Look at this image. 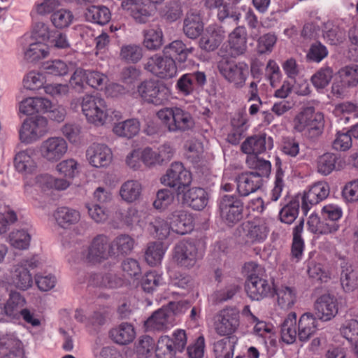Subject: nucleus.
I'll use <instances>...</instances> for the list:
<instances>
[{
  "label": "nucleus",
  "instance_id": "obj_1",
  "mask_svg": "<svg viewBox=\"0 0 358 358\" xmlns=\"http://www.w3.org/2000/svg\"><path fill=\"white\" fill-rule=\"evenodd\" d=\"M190 308L187 301H171L155 310L145 322L146 331H164L176 324V316Z\"/></svg>",
  "mask_w": 358,
  "mask_h": 358
},
{
  "label": "nucleus",
  "instance_id": "obj_2",
  "mask_svg": "<svg viewBox=\"0 0 358 358\" xmlns=\"http://www.w3.org/2000/svg\"><path fill=\"white\" fill-rule=\"evenodd\" d=\"M157 115L169 132H185L195 124L191 113L180 107L164 108Z\"/></svg>",
  "mask_w": 358,
  "mask_h": 358
},
{
  "label": "nucleus",
  "instance_id": "obj_3",
  "mask_svg": "<svg viewBox=\"0 0 358 358\" xmlns=\"http://www.w3.org/2000/svg\"><path fill=\"white\" fill-rule=\"evenodd\" d=\"M83 113L87 121L96 126L103 125L113 121L105 100L99 96L85 94L81 101Z\"/></svg>",
  "mask_w": 358,
  "mask_h": 358
},
{
  "label": "nucleus",
  "instance_id": "obj_4",
  "mask_svg": "<svg viewBox=\"0 0 358 358\" xmlns=\"http://www.w3.org/2000/svg\"><path fill=\"white\" fill-rule=\"evenodd\" d=\"M220 75L236 89H241L245 84L248 74V65L244 62H236L228 57H223L217 62Z\"/></svg>",
  "mask_w": 358,
  "mask_h": 358
},
{
  "label": "nucleus",
  "instance_id": "obj_5",
  "mask_svg": "<svg viewBox=\"0 0 358 358\" xmlns=\"http://www.w3.org/2000/svg\"><path fill=\"white\" fill-rule=\"evenodd\" d=\"M187 344L185 330L177 329L171 336H162L156 345L157 358H174L178 352H182Z\"/></svg>",
  "mask_w": 358,
  "mask_h": 358
},
{
  "label": "nucleus",
  "instance_id": "obj_6",
  "mask_svg": "<svg viewBox=\"0 0 358 358\" xmlns=\"http://www.w3.org/2000/svg\"><path fill=\"white\" fill-rule=\"evenodd\" d=\"M220 215L228 226H234L243 218V202L236 195L225 194L218 203Z\"/></svg>",
  "mask_w": 358,
  "mask_h": 358
},
{
  "label": "nucleus",
  "instance_id": "obj_7",
  "mask_svg": "<svg viewBox=\"0 0 358 358\" xmlns=\"http://www.w3.org/2000/svg\"><path fill=\"white\" fill-rule=\"evenodd\" d=\"M137 93L145 102L155 106L163 105L169 100L168 88L155 80L141 82L137 87Z\"/></svg>",
  "mask_w": 358,
  "mask_h": 358
},
{
  "label": "nucleus",
  "instance_id": "obj_8",
  "mask_svg": "<svg viewBox=\"0 0 358 358\" xmlns=\"http://www.w3.org/2000/svg\"><path fill=\"white\" fill-rule=\"evenodd\" d=\"M48 131V120L41 115L26 118L19 131L21 142L27 144L37 141Z\"/></svg>",
  "mask_w": 358,
  "mask_h": 358
},
{
  "label": "nucleus",
  "instance_id": "obj_9",
  "mask_svg": "<svg viewBox=\"0 0 358 358\" xmlns=\"http://www.w3.org/2000/svg\"><path fill=\"white\" fill-rule=\"evenodd\" d=\"M240 313L235 308H227L219 311L214 317L215 332L221 336L229 337L238 329Z\"/></svg>",
  "mask_w": 358,
  "mask_h": 358
},
{
  "label": "nucleus",
  "instance_id": "obj_10",
  "mask_svg": "<svg viewBox=\"0 0 358 358\" xmlns=\"http://www.w3.org/2000/svg\"><path fill=\"white\" fill-rule=\"evenodd\" d=\"M143 65L146 71L162 79L171 78L177 73L175 60L166 55L155 54L148 58Z\"/></svg>",
  "mask_w": 358,
  "mask_h": 358
},
{
  "label": "nucleus",
  "instance_id": "obj_11",
  "mask_svg": "<svg viewBox=\"0 0 358 358\" xmlns=\"http://www.w3.org/2000/svg\"><path fill=\"white\" fill-rule=\"evenodd\" d=\"M191 181L190 172L186 170L180 162L172 163L166 175L161 178L162 183L176 188L178 195L184 192L190 185Z\"/></svg>",
  "mask_w": 358,
  "mask_h": 358
},
{
  "label": "nucleus",
  "instance_id": "obj_12",
  "mask_svg": "<svg viewBox=\"0 0 358 358\" xmlns=\"http://www.w3.org/2000/svg\"><path fill=\"white\" fill-rule=\"evenodd\" d=\"M40 262L36 257L22 259L15 268L12 280L18 289L25 291L33 285V278L29 270L37 268Z\"/></svg>",
  "mask_w": 358,
  "mask_h": 358
},
{
  "label": "nucleus",
  "instance_id": "obj_13",
  "mask_svg": "<svg viewBox=\"0 0 358 358\" xmlns=\"http://www.w3.org/2000/svg\"><path fill=\"white\" fill-rule=\"evenodd\" d=\"M241 236L246 244L264 242L269 232L266 222L262 218H255L241 225Z\"/></svg>",
  "mask_w": 358,
  "mask_h": 358
},
{
  "label": "nucleus",
  "instance_id": "obj_14",
  "mask_svg": "<svg viewBox=\"0 0 358 358\" xmlns=\"http://www.w3.org/2000/svg\"><path fill=\"white\" fill-rule=\"evenodd\" d=\"M201 257L202 255L193 242L184 240L174 247L173 258L177 264L181 267L192 268Z\"/></svg>",
  "mask_w": 358,
  "mask_h": 358
},
{
  "label": "nucleus",
  "instance_id": "obj_15",
  "mask_svg": "<svg viewBox=\"0 0 358 358\" xmlns=\"http://www.w3.org/2000/svg\"><path fill=\"white\" fill-rule=\"evenodd\" d=\"M112 256H115V251L111 248L108 238L100 234L92 239L86 258L90 262L100 263Z\"/></svg>",
  "mask_w": 358,
  "mask_h": 358
},
{
  "label": "nucleus",
  "instance_id": "obj_16",
  "mask_svg": "<svg viewBox=\"0 0 358 358\" xmlns=\"http://www.w3.org/2000/svg\"><path fill=\"white\" fill-rule=\"evenodd\" d=\"M68 144L62 137H50L43 141L39 151L41 157L49 162H57L66 153Z\"/></svg>",
  "mask_w": 358,
  "mask_h": 358
},
{
  "label": "nucleus",
  "instance_id": "obj_17",
  "mask_svg": "<svg viewBox=\"0 0 358 358\" xmlns=\"http://www.w3.org/2000/svg\"><path fill=\"white\" fill-rule=\"evenodd\" d=\"M248 296L253 301H260L272 294L273 286L268 280L255 273L250 274L245 285Z\"/></svg>",
  "mask_w": 358,
  "mask_h": 358
},
{
  "label": "nucleus",
  "instance_id": "obj_18",
  "mask_svg": "<svg viewBox=\"0 0 358 358\" xmlns=\"http://www.w3.org/2000/svg\"><path fill=\"white\" fill-rule=\"evenodd\" d=\"M199 41V48L206 52L215 50L225 37L226 31L222 26L216 24L208 25Z\"/></svg>",
  "mask_w": 358,
  "mask_h": 358
},
{
  "label": "nucleus",
  "instance_id": "obj_19",
  "mask_svg": "<svg viewBox=\"0 0 358 358\" xmlns=\"http://www.w3.org/2000/svg\"><path fill=\"white\" fill-rule=\"evenodd\" d=\"M329 194V187L327 183L319 182L312 185L302 196L301 210L304 215H307L312 206L325 199Z\"/></svg>",
  "mask_w": 358,
  "mask_h": 358
},
{
  "label": "nucleus",
  "instance_id": "obj_20",
  "mask_svg": "<svg viewBox=\"0 0 358 358\" xmlns=\"http://www.w3.org/2000/svg\"><path fill=\"white\" fill-rule=\"evenodd\" d=\"M206 83V76L204 72L194 71L183 74L176 83L178 92L184 95L189 96L193 93L195 86L203 87Z\"/></svg>",
  "mask_w": 358,
  "mask_h": 358
},
{
  "label": "nucleus",
  "instance_id": "obj_21",
  "mask_svg": "<svg viewBox=\"0 0 358 358\" xmlns=\"http://www.w3.org/2000/svg\"><path fill=\"white\" fill-rule=\"evenodd\" d=\"M167 219L171 225L172 231L178 234H188L194 228L192 216L182 209L173 210L169 215Z\"/></svg>",
  "mask_w": 358,
  "mask_h": 358
},
{
  "label": "nucleus",
  "instance_id": "obj_22",
  "mask_svg": "<svg viewBox=\"0 0 358 358\" xmlns=\"http://www.w3.org/2000/svg\"><path fill=\"white\" fill-rule=\"evenodd\" d=\"M204 24L200 13L191 9L187 12L183 20L182 31L190 39H196L203 32Z\"/></svg>",
  "mask_w": 358,
  "mask_h": 358
},
{
  "label": "nucleus",
  "instance_id": "obj_23",
  "mask_svg": "<svg viewBox=\"0 0 358 358\" xmlns=\"http://www.w3.org/2000/svg\"><path fill=\"white\" fill-rule=\"evenodd\" d=\"M315 314L323 321H329L338 313L337 300L330 294H323L315 303Z\"/></svg>",
  "mask_w": 358,
  "mask_h": 358
},
{
  "label": "nucleus",
  "instance_id": "obj_24",
  "mask_svg": "<svg viewBox=\"0 0 358 358\" xmlns=\"http://www.w3.org/2000/svg\"><path fill=\"white\" fill-rule=\"evenodd\" d=\"M86 155L90 164L96 168L107 166L112 160V152L104 144H93L87 150Z\"/></svg>",
  "mask_w": 358,
  "mask_h": 358
},
{
  "label": "nucleus",
  "instance_id": "obj_25",
  "mask_svg": "<svg viewBox=\"0 0 358 358\" xmlns=\"http://www.w3.org/2000/svg\"><path fill=\"white\" fill-rule=\"evenodd\" d=\"M266 140V134H260L248 137L241 144V150L243 153L248 155H258L265 152L267 147L269 149L272 148V139L268 138V142Z\"/></svg>",
  "mask_w": 358,
  "mask_h": 358
},
{
  "label": "nucleus",
  "instance_id": "obj_26",
  "mask_svg": "<svg viewBox=\"0 0 358 358\" xmlns=\"http://www.w3.org/2000/svg\"><path fill=\"white\" fill-rule=\"evenodd\" d=\"M237 191L241 196H247L261 188L263 180L253 172H245L236 178Z\"/></svg>",
  "mask_w": 358,
  "mask_h": 358
},
{
  "label": "nucleus",
  "instance_id": "obj_27",
  "mask_svg": "<svg viewBox=\"0 0 358 358\" xmlns=\"http://www.w3.org/2000/svg\"><path fill=\"white\" fill-rule=\"evenodd\" d=\"M340 280L345 292H351L357 285L358 276L352 264L345 257H339Z\"/></svg>",
  "mask_w": 358,
  "mask_h": 358
},
{
  "label": "nucleus",
  "instance_id": "obj_28",
  "mask_svg": "<svg viewBox=\"0 0 358 358\" xmlns=\"http://www.w3.org/2000/svg\"><path fill=\"white\" fill-rule=\"evenodd\" d=\"M22 343L13 335L0 337V358H23Z\"/></svg>",
  "mask_w": 358,
  "mask_h": 358
},
{
  "label": "nucleus",
  "instance_id": "obj_29",
  "mask_svg": "<svg viewBox=\"0 0 358 358\" xmlns=\"http://www.w3.org/2000/svg\"><path fill=\"white\" fill-rule=\"evenodd\" d=\"M230 55L237 57L247 50V31L244 27H237L229 34L228 38Z\"/></svg>",
  "mask_w": 358,
  "mask_h": 358
},
{
  "label": "nucleus",
  "instance_id": "obj_30",
  "mask_svg": "<svg viewBox=\"0 0 358 358\" xmlns=\"http://www.w3.org/2000/svg\"><path fill=\"white\" fill-rule=\"evenodd\" d=\"M52 107V102L43 97H29L20 102V112L30 115L36 113H45Z\"/></svg>",
  "mask_w": 358,
  "mask_h": 358
},
{
  "label": "nucleus",
  "instance_id": "obj_31",
  "mask_svg": "<svg viewBox=\"0 0 358 358\" xmlns=\"http://www.w3.org/2000/svg\"><path fill=\"white\" fill-rule=\"evenodd\" d=\"M182 201L194 210H201L208 203L207 194L201 187H192L182 192Z\"/></svg>",
  "mask_w": 358,
  "mask_h": 358
},
{
  "label": "nucleus",
  "instance_id": "obj_32",
  "mask_svg": "<svg viewBox=\"0 0 358 358\" xmlns=\"http://www.w3.org/2000/svg\"><path fill=\"white\" fill-rule=\"evenodd\" d=\"M194 51V47H187L182 41L175 40L164 48L163 53L171 57L175 61L184 63L187 61L189 55Z\"/></svg>",
  "mask_w": 358,
  "mask_h": 358
},
{
  "label": "nucleus",
  "instance_id": "obj_33",
  "mask_svg": "<svg viewBox=\"0 0 358 358\" xmlns=\"http://www.w3.org/2000/svg\"><path fill=\"white\" fill-rule=\"evenodd\" d=\"M231 129L227 135V141L232 145H238L245 136L248 129L247 119L238 113L231 119Z\"/></svg>",
  "mask_w": 358,
  "mask_h": 358
},
{
  "label": "nucleus",
  "instance_id": "obj_34",
  "mask_svg": "<svg viewBox=\"0 0 358 358\" xmlns=\"http://www.w3.org/2000/svg\"><path fill=\"white\" fill-rule=\"evenodd\" d=\"M110 338L120 345H127L131 343L136 336L134 326L127 322H122L109 331Z\"/></svg>",
  "mask_w": 358,
  "mask_h": 358
},
{
  "label": "nucleus",
  "instance_id": "obj_35",
  "mask_svg": "<svg viewBox=\"0 0 358 358\" xmlns=\"http://www.w3.org/2000/svg\"><path fill=\"white\" fill-rule=\"evenodd\" d=\"M308 229L313 234L325 235L337 231L339 225L336 222L321 220L316 214H311L307 221Z\"/></svg>",
  "mask_w": 358,
  "mask_h": 358
},
{
  "label": "nucleus",
  "instance_id": "obj_36",
  "mask_svg": "<svg viewBox=\"0 0 358 358\" xmlns=\"http://www.w3.org/2000/svg\"><path fill=\"white\" fill-rule=\"evenodd\" d=\"M36 152L34 150L29 148L16 154L14 159V164L16 170L21 173H32L36 167V163L34 157Z\"/></svg>",
  "mask_w": 358,
  "mask_h": 358
},
{
  "label": "nucleus",
  "instance_id": "obj_37",
  "mask_svg": "<svg viewBox=\"0 0 358 358\" xmlns=\"http://www.w3.org/2000/svg\"><path fill=\"white\" fill-rule=\"evenodd\" d=\"M304 219L299 220V223L293 228L292 243L291 246V257L295 262H299L303 256L305 243L302 238L303 231Z\"/></svg>",
  "mask_w": 358,
  "mask_h": 358
},
{
  "label": "nucleus",
  "instance_id": "obj_38",
  "mask_svg": "<svg viewBox=\"0 0 358 358\" xmlns=\"http://www.w3.org/2000/svg\"><path fill=\"white\" fill-rule=\"evenodd\" d=\"M317 326L316 318L309 313H304L298 324V338L300 341H307L313 335Z\"/></svg>",
  "mask_w": 358,
  "mask_h": 358
},
{
  "label": "nucleus",
  "instance_id": "obj_39",
  "mask_svg": "<svg viewBox=\"0 0 358 358\" xmlns=\"http://www.w3.org/2000/svg\"><path fill=\"white\" fill-rule=\"evenodd\" d=\"M58 225L62 228L68 229L78 223L80 219L79 211L69 207H59L54 214Z\"/></svg>",
  "mask_w": 358,
  "mask_h": 358
},
{
  "label": "nucleus",
  "instance_id": "obj_40",
  "mask_svg": "<svg viewBox=\"0 0 358 358\" xmlns=\"http://www.w3.org/2000/svg\"><path fill=\"white\" fill-rule=\"evenodd\" d=\"M339 157L333 153L327 152L320 156L317 161V171L327 176L334 170L341 169Z\"/></svg>",
  "mask_w": 358,
  "mask_h": 358
},
{
  "label": "nucleus",
  "instance_id": "obj_41",
  "mask_svg": "<svg viewBox=\"0 0 358 358\" xmlns=\"http://www.w3.org/2000/svg\"><path fill=\"white\" fill-rule=\"evenodd\" d=\"M246 164L248 168L255 169L253 174L257 175L262 179L263 177H268L271 171V164L268 160L264 159L257 155H248Z\"/></svg>",
  "mask_w": 358,
  "mask_h": 358
},
{
  "label": "nucleus",
  "instance_id": "obj_42",
  "mask_svg": "<svg viewBox=\"0 0 358 358\" xmlns=\"http://www.w3.org/2000/svg\"><path fill=\"white\" fill-rule=\"evenodd\" d=\"M296 314H288L281 325V338L287 344L294 343L296 338Z\"/></svg>",
  "mask_w": 358,
  "mask_h": 358
},
{
  "label": "nucleus",
  "instance_id": "obj_43",
  "mask_svg": "<svg viewBox=\"0 0 358 358\" xmlns=\"http://www.w3.org/2000/svg\"><path fill=\"white\" fill-rule=\"evenodd\" d=\"M85 16L89 21L106 24L110 21L111 14L110 10L105 6L92 5L87 8Z\"/></svg>",
  "mask_w": 358,
  "mask_h": 358
},
{
  "label": "nucleus",
  "instance_id": "obj_44",
  "mask_svg": "<svg viewBox=\"0 0 358 358\" xmlns=\"http://www.w3.org/2000/svg\"><path fill=\"white\" fill-rule=\"evenodd\" d=\"M141 191V184L138 181L127 180L122 185L120 194L124 201L132 203L140 198Z\"/></svg>",
  "mask_w": 358,
  "mask_h": 358
},
{
  "label": "nucleus",
  "instance_id": "obj_45",
  "mask_svg": "<svg viewBox=\"0 0 358 358\" xmlns=\"http://www.w3.org/2000/svg\"><path fill=\"white\" fill-rule=\"evenodd\" d=\"M91 282L94 286L110 289L118 287L122 284V278L112 273L94 274Z\"/></svg>",
  "mask_w": 358,
  "mask_h": 358
},
{
  "label": "nucleus",
  "instance_id": "obj_46",
  "mask_svg": "<svg viewBox=\"0 0 358 358\" xmlns=\"http://www.w3.org/2000/svg\"><path fill=\"white\" fill-rule=\"evenodd\" d=\"M306 133L308 138L313 139L320 136L324 127V115L321 113H315L312 107Z\"/></svg>",
  "mask_w": 358,
  "mask_h": 358
},
{
  "label": "nucleus",
  "instance_id": "obj_47",
  "mask_svg": "<svg viewBox=\"0 0 358 358\" xmlns=\"http://www.w3.org/2000/svg\"><path fill=\"white\" fill-rule=\"evenodd\" d=\"M140 130V123L136 119H129L115 125L113 131L120 136L131 138Z\"/></svg>",
  "mask_w": 358,
  "mask_h": 358
},
{
  "label": "nucleus",
  "instance_id": "obj_48",
  "mask_svg": "<svg viewBox=\"0 0 358 358\" xmlns=\"http://www.w3.org/2000/svg\"><path fill=\"white\" fill-rule=\"evenodd\" d=\"M148 229L155 238L164 240L169 236L172 227L168 221L161 217H156L150 222Z\"/></svg>",
  "mask_w": 358,
  "mask_h": 358
},
{
  "label": "nucleus",
  "instance_id": "obj_49",
  "mask_svg": "<svg viewBox=\"0 0 358 358\" xmlns=\"http://www.w3.org/2000/svg\"><path fill=\"white\" fill-rule=\"evenodd\" d=\"M324 39L331 45H338L345 39V31L337 24L327 22L323 34Z\"/></svg>",
  "mask_w": 358,
  "mask_h": 358
},
{
  "label": "nucleus",
  "instance_id": "obj_50",
  "mask_svg": "<svg viewBox=\"0 0 358 358\" xmlns=\"http://www.w3.org/2000/svg\"><path fill=\"white\" fill-rule=\"evenodd\" d=\"M135 245L134 239L127 234H121L117 236L110 243L111 248L115 251V255H127L131 252Z\"/></svg>",
  "mask_w": 358,
  "mask_h": 358
},
{
  "label": "nucleus",
  "instance_id": "obj_51",
  "mask_svg": "<svg viewBox=\"0 0 358 358\" xmlns=\"http://www.w3.org/2000/svg\"><path fill=\"white\" fill-rule=\"evenodd\" d=\"M144 46L149 50H157L163 45V32L160 28L150 29L144 31Z\"/></svg>",
  "mask_w": 358,
  "mask_h": 358
},
{
  "label": "nucleus",
  "instance_id": "obj_52",
  "mask_svg": "<svg viewBox=\"0 0 358 358\" xmlns=\"http://www.w3.org/2000/svg\"><path fill=\"white\" fill-rule=\"evenodd\" d=\"M235 345L230 337H224L213 343L215 358H233Z\"/></svg>",
  "mask_w": 358,
  "mask_h": 358
},
{
  "label": "nucleus",
  "instance_id": "obj_53",
  "mask_svg": "<svg viewBox=\"0 0 358 358\" xmlns=\"http://www.w3.org/2000/svg\"><path fill=\"white\" fill-rule=\"evenodd\" d=\"M342 83L348 87L358 85V64H350L342 67L338 71Z\"/></svg>",
  "mask_w": 358,
  "mask_h": 358
},
{
  "label": "nucleus",
  "instance_id": "obj_54",
  "mask_svg": "<svg viewBox=\"0 0 358 358\" xmlns=\"http://www.w3.org/2000/svg\"><path fill=\"white\" fill-rule=\"evenodd\" d=\"M26 303L24 298L17 292H11L5 303L6 315L15 317Z\"/></svg>",
  "mask_w": 358,
  "mask_h": 358
},
{
  "label": "nucleus",
  "instance_id": "obj_55",
  "mask_svg": "<svg viewBox=\"0 0 358 358\" xmlns=\"http://www.w3.org/2000/svg\"><path fill=\"white\" fill-rule=\"evenodd\" d=\"M164 255L163 244L160 242H151L147 246L145 259L149 265L153 266L161 262Z\"/></svg>",
  "mask_w": 358,
  "mask_h": 358
},
{
  "label": "nucleus",
  "instance_id": "obj_56",
  "mask_svg": "<svg viewBox=\"0 0 358 358\" xmlns=\"http://www.w3.org/2000/svg\"><path fill=\"white\" fill-rule=\"evenodd\" d=\"M278 303L282 308H291L296 299L294 288L288 286H281L277 291Z\"/></svg>",
  "mask_w": 358,
  "mask_h": 358
},
{
  "label": "nucleus",
  "instance_id": "obj_57",
  "mask_svg": "<svg viewBox=\"0 0 358 358\" xmlns=\"http://www.w3.org/2000/svg\"><path fill=\"white\" fill-rule=\"evenodd\" d=\"M299 201L292 200L283 206L279 213L280 220L285 224H291L296 219L299 212Z\"/></svg>",
  "mask_w": 358,
  "mask_h": 358
},
{
  "label": "nucleus",
  "instance_id": "obj_58",
  "mask_svg": "<svg viewBox=\"0 0 358 358\" xmlns=\"http://www.w3.org/2000/svg\"><path fill=\"white\" fill-rule=\"evenodd\" d=\"M162 283L163 278L162 275L156 271H150L143 275L141 284L144 292L152 293Z\"/></svg>",
  "mask_w": 358,
  "mask_h": 358
},
{
  "label": "nucleus",
  "instance_id": "obj_59",
  "mask_svg": "<svg viewBox=\"0 0 358 358\" xmlns=\"http://www.w3.org/2000/svg\"><path fill=\"white\" fill-rule=\"evenodd\" d=\"M74 16L71 11L66 9H60L54 12L51 15V22L57 29H64L70 26Z\"/></svg>",
  "mask_w": 358,
  "mask_h": 358
},
{
  "label": "nucleus",
  "instance_id": "obj_60",
  "mask_svg": "<svg viewBox=\"0 0 358 358\" xmlns=\"http://www.w3.org/2000/svg\"><path fill=\"white\" fill-rule=\"evenodd\" d=\"M8 239L9 243L13 248L25 250L29 245L31 236L24 230H15L9 234Z\"/></svg>",
  "mask_w": 358,
  "mask_h": 358
},
{
  "label": "nucleus",
  "instance_id": "obj_61",
  "mask_svg": "<svg viewBox=\"0 0 358 358\" xmlns=\"http://www.w3.org/2000/svg\"><path fill=\"white\" fill-rule=\"evenodd\" d=\"M333 74L334 71L331 67L322 68L312 76V83L316 88L323 89L329 84Z\"/></svg>",
  "mask_w": 358,
  "mask_h": 358
},
{
  "label": "nucleus",
  "instance_id": "obj_62",
  "mask_svg": "<svg viewBox=\"0 0 358 358\" xmlns=\"http://www.w3.org/2000/svg\"><path fill=\"white\" fill-rule=\"evenodd\" d=\"M120 56L128 62L136 63L143 57V49L134 44L124 45L121 48Z\"/></svg>",
  "mask_w": 358,
  "mask_h": 358
},
{
  "label": "nucleus",
  "instance_id": "obj_63",
  "mask_svg": "<svg viewBox=\"0 0 358 358\" xmlns=\"http://www.w3.org/2000/svg\"><path fill=\"white\" fill-rule=\"evenodd\" d=\"M134 6L131 15L135 21L138 23H145L148 22L151 16L152 10L150 6L140 1V0Z\"/></svg>",
  "mask_w": 358,
  "mask_h": 358
},
{
  "label": "nucleus",
  "instance_id": "obj_64",
  "mask_svg": "<svg viewBox=\"0 0 358 358\" xmlns=\"http://www.w3.org/2000/svg\"><path fill=\"white\" fill-rule=\"evenodd\" d=\"M341 334L349 342L358 341V321L356 320H350L345 322L341 327Z\"/></svg>",
  "mask_w": 358,
  "mask_h": 358
}]
</instances>
